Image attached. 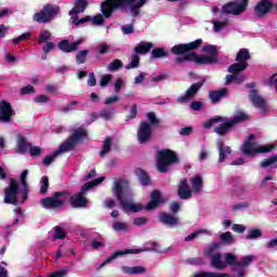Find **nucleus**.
<instances>
[{"mask_svg": "<svg viewBox=\"0 0 277 277\" xmlns=\"http://www.w3.org/2000/svg\"><path fill=\"white\" fill-rule=\"evenodd\" d=\"M216 122H224V118L221 117V116H216V117H213L211 119H208L203 123V129H211V127H213V124H216Z\"/></svg>", "mask_w": 277, "mask_h": 277, "instance_id": "46", "label": "nucleus"}, {"mask_svg": "<svg viewBox=\"0 0 277 277\" xmlns=\"http://www.w3.org/2000/svg\"><path fill=\"white\" fill-rule=\"evenodd\" d=\"M55 42L48 41L47 44L43 45L42 51L43 53H49L50 51H54L55 49Z\"/></svg>", "mask_w": 277, "mask_h": 277, "instance_id": "64", "label": "nucleus"}, {"mask_svg": "<svg viewBox=\"0 0 277 277\" xmlns=\"http://www.w3.org/2000/svg\"><path fill=\"white\" fill-rule=\"evenodd\" d=\"M60 14V6L48 3L45 4L42 10L34 15V21L39 24H47L51 23V21H55Z\"/></svg>", "mask_w": 277, "mask_h": 277, "instance_id": "8", "label": "nucleus"}, {"mask_svg": "<svg viewBox=\"0 0 277 277\" xmlns=\"http://www.w3.org/2000/svg\"><path fill=\"white\" fill-rule=\"evenodd\" d=\"M212 25H213L214 31L217 34V32H220L222 29H224V27H227V25H228V18H225L223 22L214 21V22H212Z\"/></svg>", "mask_w": 277, "mask_h": 277, "instance_id": "49", "label": "nucleus"}, {"mask_svg": "<svg viewBox=\"0 0 277 277\" xmlns=\"http://www.w3.org/2000/svg\"><path fill=\"white\" fill-rule=\"evenodd\" d=\"M193 277H233V275L227 274V273H213V272H199L195 273Z\"/></svg>", "mask_w": 277, "mask_h": 277, "instance_id": "37", "label": "nucleus"}, {"mask_svg": "<svg viewBox=\"0 0 277 277\" xmlns=\"http://www.w3.org/2000/svg\"><path fill=\"white\" fill-rule=\"evenodd\" d=\"M202 85H205V80L193 83L184 95L177 97V103H188V101H192V98L198 94V91L202 88Z\"/></svg>", "mask_w": 277, "mask_h": 277, "instance_id": "17", "label": "nucleus"}, {"mask_svg": "<svg viewBox=\"0 0 277 277\" xmlns=\"http://www.w3.org/2000/svg\"><path fill=\"white\" fill-rule=\"evenodd\" d=\"M127 189H129V184L124 182V180H118L114 182L113 194L115 198H117L121 209L126 213H129V211H132L133 213H140V211L144 209V206L142 203H131L127 201L133 196L128 193Z\"/></svg>", "mask_w": 277, "mask_h": 277, "instance_id": "2", "label": "nucleus"}, {"mask_svg": "<svg viewBox=\"0 0 277 277\" xmlns=\"http://www.w3.org/2000/svg\"><path fill=\"white\" fill-rule=\"evenodd\" d=\"M233 81H235V83L237 85H241V83H243V81H246V76H243V75H227L225 77V85H230V83H233Z\"/></svg>", "mask_w": 277, "mask_h": 277, "instance_id": "36", "label": "nucleus"}, {"mask_svg": "<svg viewBox=\"0 0 277 277\" xmlns=\"http://www.w3.org/2000/svg\"><path fill=\"white\" fill-rule=\"evenodd\" d=\"M254 134H250L248 136V141L245 142V144L241 147V151L247 155V157H255L256 155H262L266 153H272V150H276V145H260L258 148H254L256 146V143H252V140H254Z\"/></svg>", "mask_w": 277, "mask_h": 277, "instance_id": "7", "label": "nucleus"}, {"mask_svg": "<svg viewBox=\"0 0 277 277\" xmlns=\"http://www.w3.org/2000/svg\"><path fill=\"white\" fill-rule=\"evenodd\" d=\"M157 220L162 226H167V228L179 226V217L168 212L160 211L157 215Z\"/></svg>", "mask_w": 277, "mask_h": 277, "instance_id": "16", "label": "nucleus"}, {"mask_svg": "<svg viewBox=\"0 0 277 277\" xmlns=\"http://www.w3.org/2000/svg\"><path fill=\"white\" fill-rule=\"evenodd\" d=\"M202 47V39H196L189 43H179L171 48V53L177 55L175 64H183V62H194L197 66H207L209 64H217V54L220 51L217 47L213 44L205 45L202 51L208 53L207 55L198 54L194 51H198Z\"/></svg>", "mask_w": 277, "mask_h": 277, "instance_id": "1", "label": "nucleus"}, {"mask_svg": "<svg viewBox=\"0 0 277 277\" xmlns=\"http://www.w3.org/2000/svg\"><path fill=\"white\" fill-rule=\"evenodd\" d=\"M250 50L242 48L238 51L236 55V62L240 64H248V60H251Z\"/></svg>", "mask_w": 277, "mask_h": 277, "instance_id": "33", "label": "nucleus"}, {"mask_svg": "<svg viewBox=\"0 0 277 277\" xmlns=\"http://www.w3.org/2000/svg\"><path fill=\"white\" fill-rule=\"evenodd\" d=\"M79 105V102L78 101H72L71 103L65 105V106H62L58 110L62 113V114H68L69 111H75V109H77V106Z\"/></svg>", "mask_w": 277, "mask_h": 277, "instance_id": "45", "label": "nucleus"}, {"mask_svg": "<svg viewBox=\"0 0 277 277\" xmlns=\"http://www.w3.org/2000/svg\"><path fill=\"white\" fill-rule=\"evenodd\" d=\"M87 9L88 1H77L75 6L69 11V16H77V14L85 12Z\"/></svg>", "mask_w": 277, "mask_h": 277, "instance_id": "31", "label": "nucleus"}, {"mask_svg": "<svg viewBox=\"0 0 277 277\" xmlns=\"http://www.w3.org/2000/svg\"><path fill=\"white\" fill-rule=\"evenodd\" d=\"M210 265L214 269H226V262L222 260V253L216 252L210 258Z\"/></svg>", "mask_w": 277, "mask_h": 277, "instance_id": "25", "label": "nucleus"}, {"mask_svg": "<svg viewBox=\"0 0 277 277\" xmlns=\"http://www.w3.org/2000/svg\"><path fill=\"white\" fill-rule=\"evenodd\" d=\"M220 239L222 243H225V246H230L235 241V237H233V234L230 232H225L220 235Z\"/></svg>", "mask_w": 277, "mask_h": 277, "instance_id": "43", "label": "nucleus"}, {"mask_svg": "<svg viewBox=\"0 0 277 277\" xmlns=\"http://www.w3.org/2000/svg\"><path fill=\"white\" fill-rule=\"evenodd\" d=\"M103 181H105V177H97L95 180H92L91 182H87L81 187L78 194L69 197V205L72 207V209H85V207L90 205V201H88V198H85V193L89 189H92V187H96V185H101Z\"/></svg>", "mask_w": 277, "mask_h": 277, "instance_id": "3", "label": "nucleus"}, {"mask_svg": "<svg viewBox=\"0 0 277 277\" xmlns=\"http://www.w3.org/2000/svg\"><path fill=\"white\" fill-rule=\"evenodd\" d=\"M136 135L138 144H148L153 137V127L146 121L141 122Z\"/></svg>", "mask_w": 277, "mask_h": 277, "instance_id": "15", "label": "nucleus"}, {"mask_svg": "<svg viewBox=\"0 0 277 277\" xmlns=\"http://www.w3.org/2000/svg\"><path fill=\"white\" fill-rule=\"evenodd\" d=\"M62 153H66V150L62 145H60L58 149H56L52 155L45 156L42 160L43 166H51L57 158V155H62Z\"/></svg>", "mask_w": 277, "mask_h": 277, "instance_id": "35", "label": "nucleus"}, {"mask_svg": "<svg viewBox=\"0 0 277 277\" xmlns=\"http://www.w3.org/2000/svg\"><path fill=\"white\" fill-rule=\"evenodd\" d=\"M248 68V63H234L228 68L227 71L230 72V75H239V72H243Z\"/></svg>", "mask_w": 277, "mask_h": 277, "instance_id": "34", "label": "nucleus"}, {"mask_svg": "<svg viewBox=\"0 0 277 277\" xmlns=\"http://www.w3.org/2000/svg\"><path fill=\"white\" fill-rule=\"evenodd\" d=\"M31 148V143L27 142V138L21 134L17 135V153L25 155Z\"/></svg>", "mask_w": 277, "mask_h": 277, "instance_id": "26", "label": "nucleus"}, {"mask_svg": "<svg viewBox=\"0 0 277 277\" xmlns=\"http://www.w3.org/2000/svg\"><path fill=\"white\" fill-rule=\"evenodd\" d=\"M54 239H66V232L60 226L54 227Z\"/></svg>", "mask_w": 277, "mask_h": 277, "instance_id": "57", "label": "nucleus"}, {"mask_svg": "<svg viewBox=\"0 0 277 277\" xmlns=\"http://www.w3.org/2000/svg\"><path fill=\"white\" fill-rule=\"evenodd\" d=\"M140 67V55L133 54L131 62L126 66L127 70H131L133 68H138Z\"/></svg>", "mask_w": 277, "mask_h": 277, "instance_id": "47", "label": "nucleus"}, {"mask_svg": "<svg viewBox=\"0 0 277 277\" xmlns=\"http://www.w3.org/2000/svg\"><path fill=\"white\" fill-rule=\"evenodd\" d=\"M217 150H219V163H224L226 161V155H232L233 149L230 146L224 144V142L217 143Z\"/></svg>", "mask_w": 277, "mask_h": 277, "instance_id": "24", "label": "nucleus"}, {"mask_svg": "<svg viewBox=\"0 0 277 277\" xmlns=\"http://www.w3.org/2000/svg\"><path fill=\"white\" fill-rule=\"evenodd\" d=\"M226 265H233V272L237 273L238 277H246V267L252 265L254 261H256V255H247L242 256L240 261H237V256L233 253H225L224 254Z\"/></svg>", "mask_w": 277, "mask_h": 277, "instance_id": "6", "label": "nucleus"}, {"mask_svg": "<svg viewBox=\"0 0 277 277\" xmlns=\"http://www.w3.org/2000/svg\"><path fill=\"white\" fill-rule=\"evenodd\" d=\"M249 98L251 103L254 105V107H259L260 109H263V107H265V100H263L261 95H259V91L251 90Z\"/></svg>", "mask_w": 277, "mask_h": 277, "instance_id": "29", "label": "nucleus"}, {"mask_svg": "<svg viewBox=\"0 0 277 277\" xmlns=\"http://www.w3.org/2000/svg\"><path fill=\"white\" fill-rule=\"evenodd\" d=\"M248 10V1H242L241 3L237 2H227L223 5L221 14H233V16H239Z\"/></svg>", "mask_w": 277, "mask_h": 277, "instance_id": "12", "label": "nucleus"}, {"mask_svg": "<svg viewBox=\"0 0 277 277\" xmlns=\"http://www.w3.org/2000/svg\"><path fill=\"white\" fill-rule=\"evenodd\" d=\"M209 98L211 103H220L222 98H228V90L226 88H222L220 90L209 91Z\"/></svg>", "mask_w": 277, "mask_h": 277, "instance_id": "23", "label": "nucleus"}, {"mask_svg": "<svg viewBox=\"0 0 277 277\" xmlns=\"http://www.w3.org/2000/svg\"><path fill=\"white\" fill-rule=\"evenodd\" d=\"M84 137H88V130L83 128L76 129L68 138L61 144L62 147L66 150V153L72 150L78 142H81V140H84Z\"/></svg>", "mask_w": 277, "mask_h": 277, "instance_id": "9", "label": "nucleus"}, {"mask_svg": "<svg viewBox=\"0 0 277 277\" xmlns=\"http://www.w3.org/2000/svg\"><path fill=\"white\" fill-rule=\"evenodd\" d=\"M18 189H21L18 182L14 179H10L9 186L4 188L5 205H18Z\"/></svg>", "mask_w": 277, "mask_h": 277, "instance_id": "10", "label": "nucleus"}, {"mask_svg": "<svg viewBox=\"0 0 277 277\" xmlns=\"http://www.w3.org/2000/svg\"><path fill=\"white\" fill-rule=\"evenodd\" d=\"M202 233H207V229H198L187 237H185V241H194V239L198 238L199 235H202Z\"/></svg>", "mask_w": 277, "mask_h": 277, "instance_id": "60", "label": "nucleus"}, {"mask_svg": "<svg viewBox=\"0 0 277 277\" xmlns=\"http://www.w3.org/2000/svg\"><path fill=\"white\" fill-rule=\"evenodd\" d=\"M51 40V31L42 30L39 35V44H44V42H49Z\"/></svg>", "mask_w": 277, "mask_h": 277, "instance_id": "56", "label": "nucleus"}, {"mask_svg": "<svg viewBox=\"0 0 277 277\" xmlns=\"http://www.w3.org/2000/svg\"><path fill=\"white\" fill-rule=\"evenodd\" d=\"M89 53H90V50H80L76 54V64L78 65L85 64V62L88 61Z\"/></svg>", "mask_w": 277, "mask_h": 277, "instance_id": "42", "label": "nucleus"}, {"mask_svg": "<svg viewBox=\"0 0 277 277\" xmlns=\"http://www.w3.org/2000/svg\"><path fill=\"white\" fill-rule=\"evenodd\" d=\"M135 174L141 183V185H143L144 187H148V185H150V176H148V173H146V170L144 169H136L135 170Z\"/></svg>", "mask_w": 277, "mask_h": 277, "instance_id": "30", "label": "nucleus"}, {"mask_svg": "<svg viewBox=\"0 0 277 277\" xmlns=\"http://www.w3.org/2000/svg\"><path fill=\"white\" fill-rule=\"evenodd\" d=\"M161 205H163L161 192L159 189H155L150 194L149 202L145 206V211H155V209H158Z\"/></svg>", "mask_w": 277, "mask_h": 277, "instance_id": "19", "label": "nucleus"}, {"mask_svg": "<svg viewBox=\"0 0 277 277\" xmlns=\"http://www.w3.org/2000/svg\"><path fill=\"white\" fill-rule=\"evenodd\" d=\"M274 8V2L272 1H260L254 6V16L256 18H265V15L271 13Z\"/></svg>", "mask_w": 277, "mask_h": 277, "instance_id": "18", "label": "nucleus"}, {"mask_svg": "<svg viewBox=\"0 0 277 277\" xmlns=\"http://www.w3.org/2000/svg\"><path fill=\"white\" fill-rule=\"evenodd\" d=\"M92 25H104L105 24V17L103 14H97L91 18Z\"/></svg>", "mask_w": 277, "mask_h": 277, "instance_id": "59", "label": "nucleus"}, {"mask_svg": "<svg viewBox=\"0 0 277 277\" xmlns=\"http://www.w3.org/2000/svg\"><path fill=\"white\" fill-rule=\"evenodd\" d=\"M154 44L153 42H146L141 41L135 48H134V54L136 55H146L150 53V49H153Z\"/></svg>", "mask_w": 277, "mask_h": 277, "instance_id": "28", "label": "nucleus"}, {"mask_svg": "<svg viewBox=\"0 0 277 277\" xmlns=\"http://www.w3.org/2000/svg\"><path fill=\"white\" fill-rule=\"evenodd\" d=\"M111 77L113 76L110 74L102 76V79L100 81L101 88H107V85H109V82L111 81Z\"/></svg>", "mask_w": 277, "mask_h": 277, "instance_id": "61", "label": "nucleus"}, {"mask_svg": "<svg viewBox=\"0 0 277 277\" xmlns=\"http://www.w3.org/2000/svg\"><path fill=\"white\" fill-rule=\"evenodd\" d=\"M97 53L100 55H106V53H109V44L102 43L97 47Z\"/></svg>", "mask_w": 277, "mask_h": 277, "instance_id": "63", "label": "nucleus"}, {"mask_svg": "<svg viewBox=\"0 0 277 277\" xmlns=\"http://www.w3.org/2000/svg\"><path fill=\"white\" fill-rule=\"evenodd\" d=\"M177 196L180 200H189L192 198V189L187 184V179H182L177 187Z\"/></svg>", "mask_w": 277, "mask_h": 277, "instance_id": "22", "label": "nucleus"}, {"mask_svg": "<svg viewBox=\"0 0 277 277\" xmlns=\"http://www.w3.org/2000/svg\"><path fill=\"white\" fill-rule=\"evenodd\" d=\"M147 119L149 121L150 127H157L161 122L159 118H157V115H155L154 111L147 113Z\"/></svg>", "mask_w": 277, "mask_h": 277, "instance_id": "53", "label": "nucleus"}, {"mask_svg": "<svg viewBox=\"0 0 277 277\" xmlns=\"http://www.w3.org/2000/svg\"><path fill=\"white\" fill-rule=\"evenodd\" d=\"M92 21V17L90 15H87L82 18L75 17L72 21V24L76 26L83 25L84 23H90Z\"/></svg>", "mask_w": 277, "mask_h": 277, "instance_id": "58", "label": "nucleus"}, {"mask_svg": "<svg viewBox=\"0 0 277 277\" xmlns=\"http://www.w3.org/2000/svg\"><path fill=\"white\" fill-rule=\"evenodd\" d=\"M63 196H68V192H56L52 197L41 199L40 205L43 209H60L65 205L64 200L61 199Z\"/></svg>", "mask_w": 277, "mask_h": 277, "instance_id": "11", "label": "nucleus"}, {"mask_svg": "<svg viewBox=\"0 0 277 277\" xmlns=\"http://www.w3.org/2000/svg\"><path fill=\"white\" fill-rule=\"evenodd\" d=\"M29 38H31V32H24L19 37L14 38L12 42L14 47H16V44H19V42H25V40H29Z\"/></svg>", "mask_w": 277, "mask_h": 277, "instance_id": "54", "label": "nucleus"}, {"mask_svg": "<svg viewBox=\"0 0 277 277\" xmlns=\"http://www.w3.org/2000/svg\"><path fill=\"white\" fill-rule=\"evenodd\" d=\"M259 237H263V232L259 228H251L249 229L248 235L246 236V239H259Z\"/></svg>", "mask_w": 277, "mask_h": 277, "instance_id": "48", "label": "nucleus"}, {"mask_svg": "<svg viewBox=\"0 0 277 277\" xmlns=\"http://www.w3.org/2000/svg\"><path fill=\"white\" fill-rule=\"evenodd\" d=\"M127 228H129V225L119 221L115 222L113 225V230H115L116 233H124Z\"/></svg>", "mask_w": 277, "mask_h": 277, "instance_id": "50", "label": "nucleus"}, {"mask_svg": "<svg viewBox=\"0 0 277 277\" xmlns=\"http://www.w3.org/2000/svg\"><path fill=\"white\" fill-rule=\"evenodd\" d=\"M123 3V8H121V12H124L127 8H130V12L132 16L135 18L140 16V8H144L146 1H121Z\"/></svg>", "mask_w": 277, "mask_h": 277, "instance_id": "21", "label": "nucleus"}, {"mask_svg": "<svg viewBox=\"0 0 277 277\" xmlns=\"http://www.w3.org/2000/svg\"><path fill=\"white\" fill-rule=\"evenodd\" d=\"M41 181L40 194L44 196L49 192V176H42Z\"/></svg>", "mask_w": 277, "mask_h": 277, "instance_id": "51", "label": "nucleus"}, {"mask_svg": "<svg viewBox=\"0 0 277 277\" xmlns=\"http://www.w3.org/2000/svg\"><path fill=\"white\" fill-rule=\"evenodd\" d=\"M101 118H104V120H111L114 118V109L113 110H107L104 109L100 113Z\"/></svg>", "mask_w": 277, "mask_h": 277, "instance_id": "62", "label": "nucleus"}, {"mask_svg": "<svg viewBox=\"0 0 277 277\" xmlns=\"http://www.w3.org/2000/svg\"><path fill=\"white\" fill-rule=\"evenodd\" d=\"M230 129H233V123H230V121L228 120V121H225V122L219 124L214 129V133H216L221 137H224V135H226V133H228L230 131Z\"/></svg>", "mask_w": 277, "mask_h": 277, "instance_id": "32", "label": "nucleus"}, {"mask_svg": "<svg viewBox=\"0 0 277 277\" xmlns=\"http://www.w3.org/2000/svg\"><path fill=\"white\" fill-rule=\"evenodd\" d=\"M190 184L195 194H198L200 189H202V185H203L202 177L200 176L193 177L190 180Z\"/></svg>", "mask_w": 277, "mask_h": 277, "instance_id": "40", "label": "nucleus"}, {"mask_svg": "<svg viewBox=\"0 0 277 277\" xmlns=\"http://www.w3.org/2000/svg\"><path fill=\"white\" fill-rule=\"evenodd\" d=\"M161 57H168V52L163 48H155L151 51L150 60H159Z\"/></svg>", "mask_w": 277, "mask_h": 277, "instance_id": "41", "label": "nucleus"}, {"mask_svg": "<svg viewBox=\"0 0 277 277\" xmlns=\"http://www.w3.org/2000/svg\"><path fill=\"white\" fill-rule=\"evenodd\" d=\"M124 3L126 2L121 1H103L101 3L102 16H104V18H110L116 10H121V8H124Z\"/></svg>", "mask_w": 277, "mask_h": 277, "instance_id": "14", "label": "nucleus"}, {"mask_svg": "<svg viewBox=\"0 0 277 277\" xmlns=\"http://www.w3.org/2000/svg\"><path fill=\"white\" fill-rule=\"evenodd\" d=\"M15 116L16 111L12 108V103L5 100L0 101V122L8 124Z\"/></svg>", "mask_w": 277, "mask_h": 277, "instance_id": "13", "label": "nucleus"}, {"mask_svg": "<svg viewBox=\"0 0 277 277\" xmlns=\"http://www.w3.org/2000/svg\"><path fill=\"white\" fill-rule=\"evenodd\" d=\"M142 252H157L158 254H163L166 250H163L159 242L151 241L149 242V247H145L143 249H126V250H117L115 251L109 258H107L104 263L101 265V267H105L108 263H111V261H116L118 256H124L127 254H140Z\"/></svg>", "mask_w": 277, "mask_h": 277, "instance_id": "5", "label": "nucleus"}, {"mask_svg": "<svg viewBox=\"0 0 277 277\" xmlns=\"http://www.w3.org/2000/svg\"><path fill=\"white\" fill-rule=\"evenodd\" d=\"M111 150V136H108L103 142L102 150L100 151V157H106Z\"/></svg>", "mask_w": 277, "mask_h": 277, "instance_id": "39", "label": "nucleus"}, {"mask_svg": "<svg viewBox=\"0 0 277 277\" xmlns=\"http://www.w3.org/2000/svg\"><path fill=\"white\" fill-rule=\"evenodd\" d=\"M174 163H181V159L179 158V155H176V151L172 149H162L158 151L156 168L160 174L170 172V166H174Z\"/></svg>", "mask_w": 277, "mask_h": 277, "instance_id": "4", "label": "nucleus"}, {"mask_svg": "<svg viewBox=\"0 0 277 277\" xmlns=\"http://www.w3.org/2000/svg\"><path fill=\"white\" fill-rule=\"evenodd\" d=\"M121 271L128 276H137L140 274H146L147 272L144 266H121Z\"/></svg>", "mask_w": 277, "mask_h": 277, "instance_id": "27", "label": "nucleus"}, {"mask_svg": "<svg viewBox=\"0 0 277 277\" xmlns=\"http://www.w3.org/2000/svg\"><path fill=\"white\" fill-rule=\"evenodd\" d=\"M246 120H250V115L239 111L233 119L229 120V122L233 127H235V124L246 122Z\"/></svg>", "mask_w": 277, "mask_h": 277, "instance_id": "38", "label": "nucleus"}, {"mask_svg": "<svg viewBox=\"0 0 277 277\" xmlns=\"http://www.w3.org/2000/svg\"><path fill=\"white\" fill-rule=\"evenodd\" d=\"M220 248H222V245H220V242H213L206 250L207 256L211 259V256H213V252H215V250H220Z\"/></svg>", "mask_w": 277, "mask_h": 277, "instance_id": "55", "label": "nucleus"}, {"mask_svg": "<svg viewBox=\"0 0 277 277\" xmlns=\"http://www.w3.org/2000/svg\"><path fill=\"white\" fill-rule=\"evenodd\" d=\"M122 68V61L119 58L114 60L107 65V70L110 72H116Z\"/></svg>", "mask_w": 277, "mask_h": 277, "instance_id": "44", "label": "nucleus"}, {"mask_svg": "<svg viewBox=\"0 0 277 277\" xmlns=\"http://www.w3.org/2000/svg\"><path fill=\"white\" fill-rule=\"evenodd\" d=\"M81 40H77L70 43V40L64 39L61 40L57 44V48L63 53H75V51H79V44H81Z\"/></svg>", "mask_w": 277, "mask_h": 277, "instance_id": "20", "label": "nucleus"}, {"mask_svg": "<svg viewBox=\"0 0 277 277\" xmlns=\"http://www.w3.org/2000/svg\"><path fill=\"white\" fill-rule=\"evenodd\" d=\"M276 162H277V155H273L261 162V168H269V166H274V163Z\"/></svg>", "mask_w": 277, "mask_h": 277, "instance_id": "52", "label": "nucleus"}]
</instances>
